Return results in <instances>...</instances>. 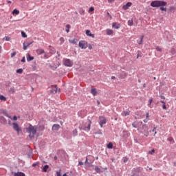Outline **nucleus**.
Instances as JSON below:
<instances>
[{
  "label": "nucleus",
  "instance_id": "nucleus-27",
  "mask_svg": "<svg viewBox=\"0 0 176 176\" xmlns=\"http://www.w3.org/2000/svg\"><path fill=\"white\" fill-rule=\"evenodd\" d=\"M12 14H15V15H19V10L14 9V10H12Z\"/></svg>",
  "mask_w": 176,
  "mask_h": 176
},
{
  "label": "nucleus",
  "instance_id": "nucleus-22",
  "mask_svg": "<svg viewBox=\"0 0 176 176\" xmlns=\"http://www.w3.org/2000/svg\"><path fill=\"white\" fill-rule=\"evenodd\" d=\"M160 102L162 104V109L166 110V102L164 100H161Z\"/></svg>",
  "mask_w": 176,
  "mask_h": 176
},
{
  "label": "nucleus",
  "instance_id": "nucleus-29",
  "mask_svg": "<svg viewBox=\"0 0 176 176\" xmlns=\"http://www.w3.org/2000/svg\"><path fill=\"white\" fill-rule=\"evenodd\" d=\"M128 25L129 26H133V19H131V20L128 21Z\"/></svg>",
  "mask_w": 176,
  "mask_h": 176
},
{
  "label": "nucleus",
  "instance_id": "nucleus-53",
  "mask_svg": "<svg viewBox=\"0 0 176 176\" xmlns=\"http://www.w3.org/2000/svg\"><path fill=\"white\" fill-rule=\"evenodd\" d=\"M32 43V42H28V43H25V45H26L27 46H30L31 45Z\"/></svg>",
  "mask_w": 176,
  "mask_h": 176
},
{
  "label": "nucleus",
  "instance_id": "nucleus-52",
  "mask_svg": "<svg viewBox=\"0 0 176 176\" xmlns=\"http://www.w3.org/2000/svg\"><path fill=\"white\" fill-rule=\"evenodd\" d=\"M123 162H124V163H126L128 162V158L127 157H124L123 158Z\"/></svg>",
  "mask_w": 176,
  "mask_h": 176
},
{
  "label": "nucleus",
  "instance_id": "nucleus-47",
  "mask_svg": "<svg viewBox=\"0 0 176 176\" xmlns=\"http://www.w3.org/2000/svg\"><path fill=\"white\" fill-rule=\"evenodd\" d=\"M155 50H157V52H162V48H160V47L157 46L155 47Z\"/></svg>",
  "mask_w": 176,
  "mask_h": 176
},
{
  "label": "nucleus",
  "instance_id": "nucleus-3",
  "mask_svg": "<svg viewBox=\"0 0 176 176\" xmlns=\"http://www.w3.org/2000/svg\"><path fill=\"white\" fill-rule=\"evenodd\" d=\"M141 129L142 131H140V133L144 134V135L146 137H148L149 134L148 124H143Z\"/></svg>",
  "mask_w": 176,
  "mask_h": 176
},
{
  "label": "nucleus",
  "instance_id": "nucleus-31",
  "mask_svg": "<svg viewBox=\"0 0 176 176\" xmlns=\"http://www.w3.org/2000/svg\"><path fill=\"white\" fill-rule=\"evenodd\" d=\"M15 91H16L14 90V87L10 88V89H9V93H10V94H14Z\"/></svg>",
  "mask_w": 176,
  "mask_h": 176
},
{
  "label": "nucleus",
  "instance_id": "nucleus-23",
  "mask_svg": "<svg viewBox=\"0 0 176 176\" xmlns=\"http://www.w3.org/2000/svg\"><path fill=\"white\" fill-rule=\"evenodd\" d=\"M69 41L72 45H77V41L76 39H69Z\"/></svg>",
  "mask_w": 176,
  "mask_h": 176
},
{
  "label": "nucleus",
  "instance_id": "nucleus-57",
  "mask_svg": "<svg viewBox=\"0 0 176 176\" xmlns=\"http://www.w3.org/2000/svg\"><path fill=\"white\" fill-rule=\"evenodd\" d=\"M21 63H25V57L22 58Z\"/></svg>",
  "mask_w": 176,
  "mask_h": 176
},
{
  "label": "nucleus",
  "instance_id": "nucleus-44",
  "mask_svg": "<svg viewBox=\"0 0 176 176\" xmlns=\"http://www.w3.org/2000/svg\"><path fill=\"white\" fill-rule=\"evenodd\" d=\"M38 165H39V162H36L32 164V166L36 167V166H38Z\"/></svg>",
  "mask_w": 176,
  "mask_h": 176
},
{
  "label": "nucleus",
  "instance_id": "nucleus-45",
  "mask_svg": "<svg viewBox=\"0 0 176 176\" xmlns=\"http://www.w3.org/2000/svg\"><path fill=\"white\" fill-rule=\"evenodd\" d=\"M23 72V70L22 69H18L16 70V74H21Z\"/></svg>",
  "mask_w": 176,
  "mask_h": 176
},
{
  "label": "nucleus",
  "instance_id": "nucleus-20",
  "mask_svg": "<svg viewBox=\"0 0 176 176\" xmlns=\"http://www.w3.org/2000/svg\"><path fill=\"white\" fill-rule=\"evenodd\" d=\"M95 170H96V173L98 174H100V173H102V170L98 166H96Z\"/></svg>",
  "mask_w": 176,
  "mask_h": 176
},
{
  "label": "nucleus",
  "instance_id": "nucleus-59",
  "mask_svg": "<svg viewBox=\"0 0 176 176\" xmlns=\"http://www.w3.org/2000/svg\"><path fill=\"white\" fill-rule=\"evenodd\" d=\"M87 47L89 48V50H91L93 49L92 45H87Z\"/></svg>",
  "mask_w": 176,
  "mask_h": 176
},
{
  "label": "nucleus",
  "instance_id": "nucleus-19",
  "mask_svg": "<svg viewBox=\"0 0 176 176\" xmlns=\"http://www.w3.org/2000/svg\"><path fill=\"white\" fill-rule=\"evenodd\" d=\"M106 34H107V35H109V36H111V35H113V30H111V29H107V30H106Z\"/></svg>",
  "mask_w": 176,
  "mask_h": 176
},
{
  "label": "nucleus",
  "instance_id": "nucleus-5",
  "mask_svg": "<svg viewBox=\"0 0 176 176\" xmlns=\"http://www.w3.org/2000/svg\"><path fill=\"white\" fill-rule=\"evenodd\" d=\"M88 122H89V124H88L87 126H85V127L80 126V130H83V131H87V132L89 131L91 129V127L92 122L89 119H88Z\"/></svg>",
  "mask_w": 176,
  "mask_h": 176
},
{
  "label": "nucleus",
  "instance_id": "nucleus-17",
  "mask_svg": "<svg viewBox=\"0 0 176 176\" xmlns=\"http://www.w3.org/2000/svg\"><path fill=\"white\" fill-rule=\"evenodd\" d=\"M111 27L116 30H118L120 28V24H117L116 23H113Z\"/></svg>",
  "mask_w": 176,
  "mask_h": 176
},
{
  "label": "nucleus",
  "instance_id": "nucleus-64",
  "mask_svg": "<svg viewBox=\"0 0 176 176\" xmlns=\"http://www.w3.org/2000/svg\"><path fill=\"white\" fill-rule=\"evenodd\" d=\"M78 165H80V166H82V165H83V163H82V162H78Z\"/></svg>",
  "mask_w": 176,
  "mask_h": 176
},
{
  "label": "nucleus",
  "instance_id": "nucleus-30",
  "mask_svg": "<svg viewBox=\"0 0 176 176\" xmlns=\"http://www.w3.org/2000/svg\"><path fill=\"white\" fill-rule=\"evenodd\" d=\"M170 52L171 53L172 55L176 54V50L175 48H171Z\"/></svg>",
  "mask_w": 176,
  "mask_h": 176
},
{
  "label": "nucleus",
  "instance_id": "nucleus-51",
  "mask_svg": "<svg viewBox=\"0 0 176 176\" xmlns=\"http://www.w3.org/2000/svg\"><path fill=\"white\" fill-rule=\"evenodd\" d=\"M155 152V151L154 149H152L151 151H148V154L153 155V153H154Z\"/></svg>",
  "mask_w": 176,
  "mask_h": 176
},
{
  "label": "nucleus",
  "instance_id": "nucleus-4",
  "mask_svg": "<svg viewBox=\"0 0 176 176\" xmlns=\"http://www.w3.org/2000/svg\"><path fill=\"white\" fill-rule=\"evenodd\" d=\"M142 171H143L142 167L134 168L131 170V176H139V173H141Z\"/></svg>",
  "mask_w": 176,
  "mask_h": 176
},
{
  "label": "nucleus",
  "instance_id": "nucleus-42",
  "mask_svg": "<svg viewBox=\"0 0 176 176\" xmlns=\"http://www.w3.org/2000/svg\"><path fill=\"white\" fill-rule=\"evenodd\" d=\"M66 28H67L65 30L66 33H69V32L70 25H66Z\"/></svg>",
  "mask_w": 176,
  "mask_h": 176
},
{
  "label": "nucleus",
  "instance_id": "nucleus-28",
  "mask_svg": "<svg viewBox=\"0 0 176 176\" xmlns=\"http://www.w3.org/2000/svg\"><path fill=\"white\" fill-rule=\"evenodd\" d=\"M78 13H80V15H85V10L82 8H80V10H78Z\"/></svg>",
  "mask_w": 176,
  "mask_h": 176
},
{
  "label": "nucleus",
  "instance_id": "nucleus-7",
  "mask_svg": "<svg viewBox=\"0 0 176 176\" xmlns=\"http://www.w3.org/2000/svg\"><path fill=\"white\" fill-rule=\"evenodd\" d=\"M106 118L104 116H99V126H100L101 128L103 127V124H106Z\"/></svg>",
  "mask_w": 176,
  "mask_h": 176
},
{
  "label": "nucleus",
  "instance_id": "nucleus-32",
  "mask_svg": "<svg viewBox=\"0 0 176 176\" xmlns=\"http://www.w3.org/2000/svg\"><path fill=\"white\" fill-rule=\"evenodd\" d=\"M107 148L112 149L113 148V143L110 142L107 144Z\"/></svg>",
  "mask_w": 176,
  "mask_h": 176
},
{
  "label": "nucleus",
  "instance_id": "nucleus-48",
  "mask_svg": "<svg viewBox=\"0 0 176 176\" xmlns=\"http://www.w3.org/2000/svg\"><path fill=\"white\" fill-rule=\"evenodd\" d=\"M3 41H10V37H9V36H5L4 38H3Z\"/></svg>",
  "mask_w": 176,
  "mask_h": 176
},
{
  "label": "nucleus",
  "instance_id": "nucleus-13",
  "mask_svg": "<svg viewBox=\"0 0 176 176\" xmlns=\"http://www.w3.org/2000/svg\"><path fill=\"white\" fill-rule=\"evenodd\" d=\"M0 123L2 124H7V120L3 116H0Z\"/></svg>",
  "mask_w": 176,
  "mask_h": 176
},
{
  "label": "nucleus",
  "instance_id": "nucleus-38",
  "mask_svg": "<svg viewBox=\"0 0 176 176\" xmlns=\"http://www.w3.org/2000/svg\"><path fill=\"white\" fill-rule=\"evenodd\" d=\"M21 36L23 38H27V34L25 32H23V31L21 32Z\"/></svg>",
  "mask_w": 176,
  "mask_h": 176
},
{
  "label": "nucleus",
  "instance_id": "nucleus-41",
  "mask_svg": "<svg viewBox=\"0 0 176 176\" xmlns=\"http://www.w3.org/2000/svg\"><path fill=\"white\" fill-rule=\"evenodd\" d=\"M29 46H27L25 45V43H23V50H27V48Z\"/></svg>",
  "mask_w": 176,
  "mask_h": 176
},
{
  "label": "nucleus",
  "instance_id": "nucleus-33",
  "mask_svg": "<svg viewBox=\"0 0 176 176\" xmlns=\"http://www.w3.org/2000/svg\"><path fill=\"white\" fill-rule=\"evenodd\" d=\"M124 114V116H127L129 115H130V111H123L122 113Z\"/></svg>",
  "mask_w": 176,
  "mask_h": 176
},
{
  "label": "nucleus",
  "instance_id": "nucleus-36",
  "mask_svg": "<svg viewBox=\"0 0 176 176\" xmlns=\"http://www.w3.org/2000/svg\"><path fill=\"white\" fill-rule=\"evenodd\" d=\"M143 39H144V36H141L140 41L138 42V45H142Z\"/></svg>",
  "mask_w": 176,
  "mask_h": 176
},
{
  "label": "nucleus",
  "instance_id": "nucleus-46",
  "mask_svg": "<svg viewBox=\"0 0 176 176\" xmlns=\"http://www.w3.org/2000/svg\"><path fill=\"white\" fill-rule=\"evenodd\" d=\"M10 85H11L10 81H7L6 82H5V86L6 87H10Z\"/></svg>",
  "mask_w": 176,
  "mask_h": 176
},
{
  "label": "nucleus",
  "instance_id": "nucleus-21",
  "mask_svg": "<svg viewBox=\"0 0 176 176\" xmlns=\"http://www.w3.org/2000/svg\"><path fill=\"white\" fill-rule=\"evenodd\" d=\"M34 60V56H31L29 54H27V61H32Z\"/></svg>",
  "mask_w": 176,
  "mask_h": 176
},
{
  "label": "nucleus",
  "instance_id": "nucleus-39",
  "mask_svg": "<svg viewBox=\"0 0 176 176\" xmlns=\"http://www.w3.org/2000/svg\"><path fill=\"white\" fill-rule=\"evenodd\" d=\"M132 127L138 128V122H134L133 123H132Z\"/></svg>",
  "mask_w": 176,
  "mask_h": 176
},
{
  "label": "nucleus",
  "instance_id": "nucleus-62",
  "mask_svg": "<svg viewBox=\"0 0 176 176\" xmlns=\"http://www.w3.org/2000/svg\"><path fill=\"white\" fill-rule=\"evenodd\" d=\"M12 120H17V117L16 116H14V117H12Z\"/></svg>",
  "mask_w": 176,
  "mask_h": 176
},
{
  "label": "nucleus",
  "instance_id": "nucleus-43",
  "mask_svg": "<svg viewBox=\"0 0 176 176\" xmlns=\"http://www.w3.org/2000/svg\"><path fill=\"white\" fill-rule=\"evenodd\" d=\"M72 133H73V135H74V136H77V134H78L77 129H76L73 130Z\"/></svg>",
  "mask_w": 176,
  "mask_h": 176
},
{
  "label": "nucleus",
  "instance_id": "nucleus-24",
  "mask_svg": "<svg viewBox=\"0 0 176 176\" xmlns=\"http://www.w3.org/2000/svg\"><path fill=\"white\" fill-rule=\"evenodd\" d=\"M91 94H92L93 96H95L96 95H97V90L95 88L91 89Z\"/></svg>",
  "mask_w": 176,
  "mask_h": 176
},
{
  "label": "nucleus",
  "instance_id": "nucleus-54",
  "mask_svg": "<svg viewBox=\"0 0 176 176\" xmlns=\"http://www.w3.org/2000/svg\"><path fill=\"white\" fill-rule=\"evenodd\" d=\"M153 102V99H149V101H148V106H151V103Z\"/></svg>",
  "mask_w": 176,
  "mask_h": 176
},
{
  "label": "nucleus",
  "instance_id": "nucleus-10",
  "mask_svg": "<svg viewBox=\"0 0 176 176\" xmlns=\"http://www.w3.org/2000/svg\"><path fill=\"white\" fill-rule=\"evenodd\" d=\"M58 88L57 87L56 85H53L52 87V89H50V93H52V94H56L57 91L59 90V91H60V89L58 90Z\"/></svg>",
  "mask_w": 176,
  "mask_h": 176
},
{
  "label": "nucleus",
  "instance_id": "nucleus-50",
  "mask_svg": "<svg viewBox=\"0 0 176 176\" xmlns=\"http://www.w3.org/2000/svg\"><path fill=\"white\" fill-rule=\"evenodd\" d=\"M56 174H57V176H61V170L59 171H56Z\"/></svg>",
  "mask_w": 176,
  "mask_h": 176
},
{
  "label": "nucleus",
  "instance_id": "nucleus-12",
  "mask_svg": "<svg viewBox=\"0 0 176 176\" xmlns=\"http://www.w3.org/2000/svg\"><path fill=\"white\" fill-rule=\"evenodd\" d=\"M45 54V51L42 48H38L36 50V54L38 56H40V55H42V54Z\"/></svg>",
  "mask_w": 176,
  "mask_h": 176
},
{
  "label": "nucleus",
  "instance_id": "nucleus-16",
  "mask_svg": "<svg viewBox=\"0 0 176 176\" xmlns=\"http://www.w3.org/2000/svg\"><path fill=\"white\" fill-rule=\"evenodd\" d=\"M60 129V125L57 124H54L52 126V131H58Z\"/></svg>",
  "mask_w": 176,
  "mask_h": 176
},
{
  "label": "nucleus",
  "instance_id": "nucleus-6",
  "mask_svg": "<svg viewBox=\"0 0 176 176\" xmlns=\"http://www.w3.org/2000/svg\"><path fill=\"white\" fill-rule=\"evenodd\" d=\"M78 47H80V48H81L82 50L87 49L88 47L87 42L85 41H80L78 43Z\"/></svg>",
  "mask_w": 176,
  "mask_h": 176
},
{
  "label": "nucleus",
  "instance_id": "nucleus-34",
  "mask_svg": "<svg viewBox=\"0 0 176 176\" xmlns=\"http://www.w3.org/2000/svg\"><path fill=\"white\" fill-rule=\"evenodd\" d=\"M59 41H60V45H63L64 43V42H65L64 37H60Z\"/></svg>",
  "mask_w": 176,
  "mask_h": 176
},
{
  "label": "nucleus",
  "instance_id": "nucleus-15",
  "mask_svg": "<svg viewBox=\"0 0 176 176\" xmlns=\"http://www.w3.org/2000/svg\"><path fill=\"white\" fill-rule=\"evenodd\" d=\"M85 34L87 35L88 36H90V37H92V38H95V34H91V32L90 30H86Z\"/></svg>",
  "mask_w": 176,
  "mask_h": 176
},
{
  "label": "nucleus",
  "instance_id": "nucleus-55",
  "mask_svg": "<svg viewBox=\"0 0 176 176\" xmlns=\"http://www.w3.org/2000/svg\"><path fill=\"white\" fill-rule=\"evenodd\" d=\"M175 10V7L171 6L170 7V11Z\"/></svg>",
  "mask_w": 176,
  "mask_h": 176
},
{
  "label": "nucleus",
  "instance_id": "nucleus-35",
  "mask_svg": "<svg viewBox=\"0 0 176 176\" xmlns=\"http://www.w3.org/2000/svg\"><path fill=\"white\" fill-rule=\"evenodd\" d=\"M167 141L172 142V144H174L175 142H174L173 138H171V137L167 138Z\"/></svg>",
  "mask_w": 176,
  "mask_h": 176
},
{
  "label": "nucleus",
  "instance_id": "nucleus-14",
  "mask_svg": "<svg viewBox=\"0 0 176 176\" xmlns=\"http://www.w3.org/2000/svg\"><path fill=\"white\" fill-rule=\"evenodd\" d=\"M12 174H14V176H25V173L22 172H17V173L12 172Z\"/></svg>",
  "mask_w": 176,
  "mask_h": 176
},
{
  "label": "nucleus",
  "instance_id": "nucleus-37",
  "mask_svg": "<svg viewBox=\"0 0 176 176\" xmlns=\"http://www.w3.org/2000/svg\"><path fill=\"white\" fill-rule=\"evenodd\" d=\"M0 100L6 101V96H3V95H0Z\"/></svg>",
  "mask_w": 176,
  "mask_h": 176
},
{
  "label": "nucleus",
  "instance_id": "nucleus-9",
  "mask_svg": "<svg viewBox=\"0 0 176 176\" xmlns=\"http://www.w3.org/2000/svg\"><path fill=\"white\" fill-rule=\"evenodd\" d=\"M12 129H14V130L16 131L17 133H19L21 131V128L16 122H12Z\"/></svg>",
  "mask_w": 176,
  "mask_h": 176
},
{
  "label": "nucleus",
  "instance_id": "nucleus-58",
  "mask_svg": "<svg viewBox=\"0 0 176 176\" xmlns=\"http://www.w3.org/2000/svg\"><path fill=\"white\" fill-rule=\"evenodd\" d=\"M16 52H12V54H11V58H13L14 56H16Z\"/></svg>",
  "mask_w": 176,
  "mask_h": 176
},
{
  "label": "nucleus",
  "instance_id": "nucleus-63",
  "mask_svg": "<svg viewBox=\"0 0 176 176\" xmlns=\"http://www.w3.org/2000/svg\"><path fill=\"white\" fill-rule=\"evenodd\" d=\"M40 131H43L44 130V127L43 126H39Z\"/></svg>",
  "mask_w": 176,
  "mask_h": 176
},
{
  "label": "nucleus",
  "instance_id": "nucleus-18",
  "mask_svg": "<svg viewBox=\"0 0 176 176\" xmlns=\"http://www.w3.org/2000/svg\"><path fill=\"white\" fill-rule=\"evenodd\" d=\"M2 115H3L5 117L8 118L9 119H12V116H9L6 110L2 111Z\"/></svg>",
  "mask_w": 176,
  "mask_h": 176
},
{
  "label": "nucleus",
  "instance_id": "nucleus-60",
  "mask_svg": "<svg viewBox=\"0 0 176 176\" xmlns=\"http://www.w3.org/2000/svg\"><path fill=\"white\" fill-rule=\"evenodd\" d=\"M109 3H113L115 2V0H108Z\"/></svg>",
  "mask_w": 176,
  "mask_h": 176
},
{
  "label": "nucleus",
  "instance_id": "nucleus-8",
  "mask_svg": "<svg viewBox=\"0 0 176 176\" xmlns=\"http://www.w3.org/2000/svg\"><path fill=\"white\" fill-rule=\"evenodd\" d=\"M73 64L74 63L72 61V60H69V59L63 60V65H65V67H71L73 66Z\"/></svg>",
  "mask_w": 176,
  "mask_h": 176
},
{
  "label": "nucleus",
  "instance_id": "nucleus-25",
  "mask_svg": "<svg viewBox=\"0 0 176 176\" xmlns=\"http://www.w3.org/2000/svg\"><path fill=\"white\" fill-rule=\"evenodd\" d=\"M120 75L122 78H125L126 77H127V73H125V72H122Z\"/></svg>",
  "mask_w": 176,
  "mask_h": 176
},
{
  "label": "nucleus",
  "instance_id": "nucleus-49",
  "mask_svg": "<svg viewBox=\"0 0 176 176\" xmlns=\"http://www.w3.org/2000/svg\"><path fill=\"white\" fill-rule=\"evenodd\" d=\"M94 12V8L90 7V8H89V12Z\"/></svg>",
  "mask_w": 176,
  "mask_h": 176
},
{
  "label": "nucleus",
  "instance_id": "nucleus-11",
  "mask_svg": "<svg viewBox=\"0 0 176 176\" xmlns=\"http://www.w3.org/2000/svg\"><path fill=\"white\" fill-rule=\"evenodd\" d=\"M131 6V2H128L126 3L125 5H124L122 8L124 10H129V8H130Z\"/></svg>",
  "mask_w": 176,
  "mask_h": 176
},
{
  "label": "nucleus",
  "instance_id": "nucleus-56",
  "mask_svg": "<svg viewBox=\"0 0 176 176\" xmlns=\"http://www.w3.org/2000/svg\"><path fill=\"white\" fill-rule=\"evenodd\" d=\"M160 98H161L162 100H165L166 97L164 96L163 95H160Z\"/></svg>",
  "mask_w": 176,
  "mask_h": 176
},
{
  "label": "nucleus",
  "instance_id": "nucleus-61",
  "mask_svg": "<svg viewBox=\"0 0 176 176\" xmlns=\"http://www.w3.org/2000/svg\"><path fill=\"white\" fill-rule=\"evenodd\" d=\"M108 17H110V19H112V16L110 14L109 12H107Z\"/></svg>",
  "mask_w": 176,
  "mask_h": 176
},
{
  "label": "nucleus",
  "instance_id": "nucleus-1",
  "mask_svg": "<svg viewBox=\"0 0 176 176\" xmlns=\"http://www.w3.org/2000/svg\"><path fill=\"white\" fill-rule=\"evenodd\" d=\"M167 3L164 1L155 0L150 3V6L152 8H160L161 11L166 12V8H164V6H166Z\"/></svg>",
  "mask_w": 176,
  "mask_h": 176
},
{
  "label": "nucleus",
  "instance_id": "nucleus-2",
  "mask_svg": "<svg viewBox=\"0 0 176 176\" xmlns=\"http://www.w3.org/2000/svg\"><path fill=\"white\" fill-rule=\"evenodd\" d=\"M36 127L33 126L32 124H30L29 126L27 128V132L30 133L29 137L30 138H34V135L36 134Z\"/></svg>",
  "mask_w": 176,
  "mask_h": 176
},
{
  "label": "nucleus",
  "instance_id": "nucleus-40",
  "mask_svg": "<svg viewBox=\"0 0 176 176\" xmlns=\"http://www.w3.org/2000/svg\"><path fill=\"white\" fill-rule=\"evenodd\" d=\"M141 57H142V53L138 51V54H137L136 58H141Z\"/></svg>",
  "mask_w": 176,
  "mask_h": 176
},
{
  "label": "nucleus",
  "instance_id": "nucleus-26",
  "mask_svg": "<svg viewBox=\"0 0 176 176\" xmlns=\"http://www.w3.org/2000/svg\"><path fill=\"white\" fill-rule=\"evenodd\" d=\"M48 168L49 165H45L44 167H43V171H44V173H47Z\"/></svg>",
  "mask_w": 176,
  "mask_h": 176
}]
</instances>
